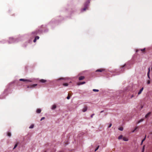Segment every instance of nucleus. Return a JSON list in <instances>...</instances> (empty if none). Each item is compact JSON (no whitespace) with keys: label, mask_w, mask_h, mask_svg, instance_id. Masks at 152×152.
<instances>
[{"label":"nucleus","mask_w":152,"mask_h":152,"mask_svg":"<svg viewBox=\"0 0 152 152\" xmlns=\"http://www.w3.org/2000/svg\"><path fill=\"white\" fill-rule=\"evenodd\" d=\"M19 80L20 81H26V82H32V80H31L24 79H20Z\"/></svg>","instance_id":"obj_1"},{"label":"nucleus","mask_w":152,"mask_h":152,"mask_svg":"<svg viewBox=\"0 0 152 152\" xmlns=\"http://www.w3.org/2000/svg\"><path fill=\"white\" fill-rule=\"evenodd\" d=\"M140 50H141L142 51V53H144L145 52V48H144L143 49H137L136 50V52H137L138 51H139Z\"/></svg>","instance_id":"obj_2"},{"label":"nucleus","mask_w":152,"mask_h":152,"mask_svg":"<svg viewBox=\"0 0 152 152\" xmlns=\"http://www.w3.org/2000/svg\"><path fill=\"white\" fill-rule=\"evenodd\" d=\"M37 85V84H34L32 85H30L29 86H28L27 87L28 88H34L35 86H36Z\"/></svg>","instance_id":"obj_3"},{"label":"nucleus","mask_w":152,"mask_h":152,"mask_svg":"<svg viewBox=\"0 0 152 152\" xmlns=\"http://www.w3.org/2000/svg\"><path fill=\"white\" fill-rule=\"evenodd\" d=\"M87 110V107L86 106H85L84 108L82 110V111L83 112H85Z\"/></svg>","instance_id":"obj_4"},{"label":"nucleus","mask_w":152,"mask_h":152,"mask_svg":"<svg viewBox=\"0 0 152 152\" xmlns=\"http://www.w3.org/2000/svg\"><path fill=\"white\" fill-rule=\"evenodd\" d=\"M104 70V69H97L96 71V72H102Z\"/></svg>","instance_id":"obj_5"},{"label":"nucleus","mask_w":152,"mask_h":152,"mask_svg":"<svg viewBox=\"0 0 152 152\" xmlns=\"http://www.w3.org/2000/svg\"><path fill=\"white\" fill-rule=\"evenodd\" d=\"M38 32L37 31H35L33 32L32 34L33 35H36L38 33Z\"/></svg>","instance_id":"obj_6"},{"label":"nucleus","mask_w":152,"mask_h":152,"mask_svg":"<svg viewBox=\"0 0 152 152\" xmlns=\"http://www.w3.org/2000/svg\"><path fill=\"white\" fill-rule=\"evenodd\" d=\"M143 89V88L142 87L140 90V91H139V92L138 93V95H139V94H141V93H142V91Z\"/></svg>","instance_id":"obj_7"},{"label":"nucleus","mask_w":152,"mask_h":152,"mask_svg":"<svg viewBox=\"0 0 152 152\" xmlns=\"http://www.w3.org/2000/svg\"><path fill=\"white\" fill-rule=\"evenodd\" d=\"M46 81V80L43 79H41L39 80L40 82L42 83H45Z\"/></svg>","instance_id":"obj_8"},{"label":"nucleus","mask_w":152,"mask_h":152,"mask_svg":"<svg viewBox=\"0 0 152 152\" xmlns=\"http://www.w3.org/2000/svg\"><path fill=\"white\" fill-rule=\"evenodd\" d=\"M151 114V112H149L145 116V118H147L148 117L149 115H150Z\"/></svg>","instance_id":"obj_9"},{"label":"nucleus","mask_w":152,"mask_h":152,"mask_svg":"<svg viewBox=\"0 0 152 152\" xmlns=\"http://www.w3.org/2000/svg\"><path fill=\"white\" fill-rule=\"evenodd\" d=\"M85 78V77L83 76H81L79 77V80H83Z\"/></svg>","instance_id":"obj_10"},{"label":"nucleus","mask_w":152,"mask_h":152,"mask_svg":"<svg viewBox=\"0 0 152 152\" xmlns=\"http://www.w3.org/2000/svg\"><path fill=\"white\" fill-rule=\"evenodd\" d=\"M41 110L40 109H38L36 111V112L37 113H39L41 112Z\"/></svg>","instance_id":"obj_11"},{"label":"nucleus","mask_w":152,"mask_h":152,"mask_svg":"<svg viewBox=\"0 0 152 152\" xmlns=\"http://www.w3.org/2000/svg\"><path fill=\"white\" fill-rule=\"evenodd\" d=\"M123 140H124V141H127L128 140V138L126 137H123Z\"/></svg>","instance_id":"obj_12"},{"label":"nucleus","mask_w":152,"mask_h":152,"mask_svg":"<svg viewBox=\"0 0 152 152\" xmlns=\"http://www.w3.org/2000/svg\"><path fill=\"white\" fill-rule=\"evenodd\" d=\"M150 68H149L148 69V71L147 73V75L148 78L150 79V75H149V73H150Z\"/></svg>","instance_id":"obj_13"},{"label":"nucleus","mask_w":152,"mask_h":152,"mask_svg":"<svg viewBox=\"0 0 152 152\" xmlns=\"http://www.w3.org/2000/svg\"><path fill=\"white\" fill-rule=\"evenodd\" d=\"M85 82H80V83H78V85H82V84H84L85 83Z\"/></svg>","instance_id":"obj_14"},{"label":"nucleus","mask_w":152,"mask_h":152,"mask_svg":"<svg viewBox=\"0 0 152 152\" xmlns=\"http://www.w3.org/2000/svg\"><path fill=\"white\" fill-rule=\"evenodd\" d=\"M56 107V105H53L52 106V109L54 110L55 109Z\"/></svg>","instance_id":"obj_15"},{"label":"nucleus","mask_w":152,"mask_h":152,"mask_svg":"<svg viewBox=\"0 0 152 152\" xmlns=\"http://www.w3.org/2000/svg\"><path fill=\"white\" fill-rule=\"evenodd\" d=\"M123 138V136L122 135H120L118 137V139L119 140L122 139Z\"/></svg>","instance_id":"obj_16"},{"label":"nucleus","mask_w":152,"mask_h":152,"mask_svg":"<svg viewBox=\"0 0 152 152\" xmlns=\"http://www.w3.org/2000/svg\"><path fill=\"white\" fill-rule=\"evenodd\" d=\"M34 127V125L32 124L29 127V129H32Z\"/></svg>","instance_id":"obj_17"},{"label":"nucleus","mask_w":152,"mask_h":152,"mask_svg":"<svg viewBox=\"0 0 152 152\" xmlns=\"http://www.w3.org/2000/svg\"><path fill=\"white\" fill-rule=\"evenodd\" d=\"M118 129L120 131H122L123 130V127H119L118 128Z\"/></svg>","instance_id":"obj_18"},{"label":"nucleus","mask_w":152,"mask_h":152,"mask_svg":"<svg viewBox=\"0 0 152 152\" xmlns=\"http://www.w3.org/2000/svg\"><path fill=\"white\" fill-rule=\"evenodd\" d=\"M63 85L65 86H68V84L67 83H64L63 84Z\"/></svg>","instance_id":"obj_19"},{"label":"nucleus","mask_w":152,"mask_h":152,"mask_svg":"<svg viewBox=\"0 0 152 152\" xmlns=\"http://www.w3.org/2000/svg\"><path fill=\"white\" fill-rule=\"evenodd\" d=\"M93 91H94V92H98L99 91V90L96 89H93Z\"/></svg>","instance_id":"obj_20"},{"label":"nucleus","mask_w":152,"mask_h":152,"mask_svg":"<svg viewBox=\"0 0 152 152\" xmlns=\"http://www.w3.org/2000/svg\"><path fill=\"white\" fill-rule=\"evenodd\" d=\"M143 119H140V120L138 122V123H139L142 121H143Z\"/></svg>","instance_id":"obj_21"},{"label":"nucleus","mask_w":152,"mask_h":152,"mask_svg":"<svg viewBox=\"0 0 152 152\" xmlns=\"http://www.w3.org/2000/svg\"><path fill=\"white\" fill-rule=\"evenodd\" d=\"M137 128H138V127H136L133 130V131H132V132H134V131H135V130L137 129Z\"/></svg>","instance_id":"obj_22"},{"label":"nucleus","mask_w":152,"mask_h":152,"mask_svg":"<svg viewBox=\"0 0 152 152\" xmlns=\"http://www.w3.org/2000/svg\"><path fill=\"white\" fill-rule=\"evenodd\" d=\"M146 135L145 136L144 138L142 140V143H143V142L146 139Z\"/></svg>","instance_id":"obj_23"},{"label":"nucleus","mask_w":152,"mask_h":152,"mask_svg":"<svg viewBox=\"0 0 152 152\" xmlns=\"http://www.w3.org/2000/svg\"><path fill=\"white\" fill-rule=\"evenodd\" d=\"M87 8V7H84V8H83L82 9V11H85Z\"/></svg>","instance_id":"obj_24"},{"label":"nucleus","mask_w":152,"mask_h":152,"mask_svg":"<svg viewBox=\"0 0 152 152\" xmlns=\"http://www.w3.org/2000/svg\"><path fill=\"white\" fill-rule=\"evenodd\" d=\"M7 135L9 137L11 136V134L10 132H8L7 133Z\"/></svg>","instance_id":"obj_25"},{"label":"nucleus","mask_w":152,"mask_h":152,"mask_svg":"<svg viewBox=\"0 0 152 152\" xmlns=\"http://www.w3.org/2000/svg\"><path fill=\"white\" fill-rule=\"evenodd\" d=\"M65 78L63 77L60 78L58 79V80H64Z\"/></svg>","instance_id":"obj_26"},{"label":"nucleus","mask_w":152,"mask_h":152,"mask_svg":"<svg viewBox=\"0 0 152 152\" xmlns=\"http://www.w3.org/2000/svg\"><path fill=\"white\" fill-rule=\"evenodd\" d=\"M18 143H17L15 145L14 147V148H13V149H14L17 147V145H18Z\"/></svg>","instance_id":"obj_27"},{"label":"nucleus","mask_w":152,"mask_h":152,"mask_svg":"<svg viewBox=\"0 0 152 152\" xmlns=\"http://www.w3.org/2000/svg\"><path fill=\"white\" fill-rule=\"evenodd\" d=\"M70 96H69V94L68 95V96L66 98L68 99H70Z\"/></svg>","instance_id":"obj_28"},{"label":"nucleus","mask_w":152,"mask_h":152,"mask_svg":"<svg viewBox=\"0 0 152 152\" xmlns=\"http://www.w3.org/2000/svg\"><path fill=\"white\" fill-rule=\"evenodd\" d=\"M99 146H98L97 147L96 149L95 150V151H96L99 148Z\"/></svg>","instance_id":"obj_29"},{"label":"nucleus","mask_w":152,"mask_h":152,"mask_svg":"<svg viewBox=\"0 0 152 152\" xmlns=\"http://www.w3.org/2000/svg\"><path fill=\"white\" fill-rule=\"evenodd\" d=\"M35 38H36L37 39H38L39 38V36H36L35 37Z\"/></svg>","instance_id":"obj_30"},{"label":"nucleus","mask_w":152,"mask_h":152,"mask_svg":"<svg viewBox=\"0 0 152 152\" xmlns=\"http://www.w3.org/2000/svg\"><path fill=\"white\" fill-rule=\"evenodd\" d=\"M37 39L35 38V39H34V41H33V42H36V41H37Z\"/></svg>","instance_id":"obj_31"},{"label":"nucleus","mask_w":152,"mask_h":152,"mask_svg":"<svg viewBox=\"0 0 152 152\" xmlns=\"http://www.w3.org/2000/svg\"><path fill=\"white\" fill-rule=\"evenodd\" d=\"M150 83V80H148L147 81V84H149Z\"/></svg>","instance_id":"obj_32"},{"label":"nucleus","mask_w":152,"mask_h":152,"mask_svg":"<svg viewBox=\"0 0 152 152\" xmlns=\"http://www.w3.org/2000/svg\"><path fill=\"white\" fill-rule=\"evenodd\" d=\"M112 124L111 123L110 124L109 126H108V128H110L111 127V126H112Z\"/></svg>","instance_id":"obj_33"},{"label":"nucleus","mask_w":152,"mask_h":152,"mask_svg":"<svg viewBox=\"0 0 152 152\" xmlns=\"http://www.w3.org/2000/svg\"><path fill=\"white\" fill-rule=\"evenodd\" d=\"M94 115V114H92V115H91V118H93V116Z\"/></svg>","instance_id":"obj_34"},{"label":"nucleus","mask_w":152,"mask_h":152,"mask_svg":"<svg viewBox=\"0 0 152 152\" xmlns=\"http://www.w3.org/2000/svg\"><path fill=\"white\" fill-rule=\"evenodd\" d=\"M45 119V117H42L41 119V121H42V120H43L44 119Z\"/></svg>","instance_id":"obj_35"},{"label":"nucleus","mask_w":152,"mask_h":152,"mask_svg":"<svg viewBox=\"0 0 152 152\" xmlns=\"http://www.w3.org/2000/svg\"><path fill=\"white\" fill-rule=\"evenodd\" d=\"M125 65H126V64H124V65H123V66H121V68H123L125 66Z\"/></svg>","instance_id":"obj_36"},{"label":"nucleus","mask_w":152,"mask_h":152,"mask_svg":"<svg viewBox=\"0 0 152 152\" xmlns=\"http://www.w3.org/2000/svg\"><path fill=\"white\" fill-rule=\"evenodd\" d=\"M144 147H145V146L144 145L143 147V148H142V152H143V151H144Z\"/></svg>","instance_id":"obj_37"},{"label":"nucleus","mask_w":152,"mask_h":152,"mask_svg":"<svg viewBox=\"0 0 152 152\" xmlns=\"http://www.w3.org/2000/svg\"><path fill=\"white\" fill-rule=\"evenodd\" d=\"M134 97V95H132L131 96V98H132V97Z\"/></svg>","instance_id":"obj_38"},{"label":"nucleus","mask_w":152,"mask_h":152,"mask_svg":"<svg viewBox=\"0 0 152 152\" xmlns=\"http://www.w3.org/2000/svg\"><path fill=\"white\" fill-rule=\"evenodd\" d=\"M103 111H103V110L102 111H101V112H100V113H102L103 112Z\"/></svg>","instance_id":"obj_39"},{"label":"nucleus","mask_w":152,"mask_h":152,"mask_svg":"<svg viewBox=\"0 0 152 152\" xmlns=\"http://www.w3.org/2000/svg\"><path fill=\"white\" fill-rule=\"evenodd\" d=\"M142 142H141V145L142 144Z\"/></svg>","instance_id":"obj_40"},{"label":"nucleus","mask_w":152,"mask_h":152,"mask_svg":"<svg viewBox=\"0 0 152 152\" xmlns=\"http://www.w3.org/2000/svg\"><path fill=\"white\" fill-rule=\"evenodd\" d=\"M151 134H152V132L151 133Z\"/></svg>","instance_id":"obj_41"},{"label":"nucleus","mask_w":152,"mask_h":152,"mask_svg":"<svg viewBox=\"0 0 152 152\" xmlns=\"http://www.w3.org/2000/svg\"><path fill=\"white\" fill-rule=\"evenodd\" d=\"M45 152H46V151H45Z\"/></svg>","instance_id":"obj_42"}]
</instances>
